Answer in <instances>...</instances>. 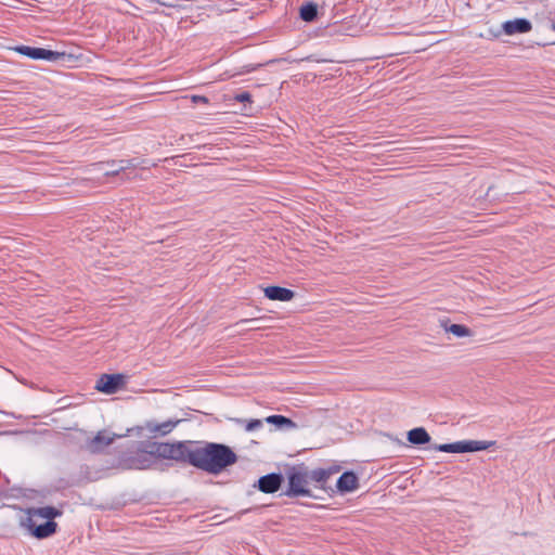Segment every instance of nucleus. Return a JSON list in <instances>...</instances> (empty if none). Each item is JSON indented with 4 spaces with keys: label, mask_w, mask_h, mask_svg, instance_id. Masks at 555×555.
<instances>
[{
    "label": "nucleus",
    "mask_w": 555,
    "mask_h": 555,
    "mask_svg": "<svg viewBox=\"0 0 555 555\" xmlns=\"http://www.w3.org/2000/svg\"><path fill=\"white\" fill-rule=\"evenodd\" d=\"M104 465L90 470L86 466L85 478L96 480L109 476L113 470L166 472L177 465H191L210 475H219L238 460L237 453H103Z\"/></svg>",
    "instance_id": "nucleus-1"
},
{
    "label": "nucleus",
    "mask_w": 555,
    "mask_h": 555,
    "mask_svg": "<svg viewBox=\"0 0 555 555\" xmlns=\"http://www.w3.org/2000/svg\"><path fill=\"white\" fill-rule=\"evenodd\" d=\"M343 470V465L333 462L325 466H310L304 462L286 463V486L279 496L291 500L310 499L324 500L326 480Z\"/></svg>",
    "instance_id": "nucleus-2"
},
{
    "label": "nucleus",
    "mask_w": 555,
    "mask_h": 555,
    "mask_svg": "<svg viewBox=\"0 0 555 555\" xmlns=\"http://www.w3.org/2000/svg\"><path fill=\"white\" fill-rule=\"evenodd\" d=\"M65 505V502H61L57 505L20 507L26 515V517H21L20 527L36 540L49 539L60 529L55 519L63 516Z\"/></svg>",
    "instance_id": "nucleus-3"
},
{
    "label": "nucleus",
    "mask_w": 555,
    "mask_h": 555,
    "mask_svg": "<svg viewBox=\"0 0 555 555\" xmlns=\"http://www.w3.org/2000/svg\"><path fill=\"white\" fill-rule=\"evenodd\" d=\"M364 474L362 465H357L353 468L343 470L340 476L336 479L335 485H330L326 480L325 495L330 499L335 496H346L357 492L361 488L360 479Z\"/></svg>",
    "instance_id": "nucleus-4"
},
{
    "label": "nucleus",
    "mask_w": 555,
    "mask_h": 555,
    "mask_svg": "<svg viewBox=\"0 0 555 555\" xmlns=\"http://www.w3.org/2000/svg\"><path fill=\"white\" fill-rule=\"evenodd\" d=\"M182 421L181 418H168L162 422L151 420L145 422L142 426L128 429L127 435L138 437L149 436L151 438L165 437L171 434Z\"/></svg>",
    "instance_id": "nucleus-5"
},
{
    "label": "nucleus",
    "mask_w": 555,
    "mask_h": 555,
    "mask_svg": "<svg viewBox=\"0 0 555 555\" xmlns=\"http://www.w3.org/2000/svg\"><path fill=\"white\" fill-rule=\"evenodd\" d=\"M286 486V463L283 465V470L270 472L261 475L256 479L251 487L253 489L264 494H275L282 492Z\"/></svg>",
    "instance_id": "nucleus-6"
},
{
    "label": "nucleus",
    "mask_w": 555,
    "mask_h": 555,
    "mask_svg": "<svg viewBox=\"0 0 555 555\" xmlns=\"http://www.w3.org/2000/svg\"><path fill=\"white\" fill-rule=\"evenodd\" d=\"M502 448L496 440H462L453 443H444L434 447L436 451H485Z\"/></svg>",
    "instance_id": "nucleus-7"
},
{
    "label": "nucleus",
    "mask_w": 555,
    "mask_h": 555,
    "mask_svg": "<svg viewBox=\"0 0 555 555\" xmlns=\"http://www.w3.org/2000/svg\"><path fill=\"white\" fill-rule=\"evenodd\" d=\"M14 50L33 60H47L51 62H56L60 60L79 61L82 59L81 55L75 56L73 54H66L64 52L51 51L43 48H31L27 46L16 47Z\"/></svg>",
    "instance_id": "nucleus-8"
},
{
    "label": "nucleus",
    "mask_w": 555,
    "mask_h": 555,
    "mask_svg": "<svg viewBox=\"0 0 555 555\" xmlns=\"http://www.w3.org/2000/svg\"><path fill=\"white\" fill-rule=\"evenodd\" d=\"M128 376L125 374H102L95 382L94 388L105 395H114L125 389Z\"/></svg>",
    "instance_id": "nucleus-9"
},
{
    "label": "nucleus",
    "mask_w": 555,
    "mask_h": 555,
    "mask_svg": "<svg viewBox=\"0 0 555 555\" xmlns=\"http://www.w3.org/2000/svg\"><path fill=\"white\" fill-rule=\"evenodd\" d=\"M532 24L527 18H515L511 21H506L502 24V30L507 36H513L516 34H527L531 31Z\"/></svg>",
    "instance_id": "nucleus-10"
},
{
    "label": "nucleus",
    "mask_w": 555,
    "mask_h": 555,
    "mask_svg": "<svg viewBox=\"0 0 555 555\" xmlns=\"http://www.w3.org/2000/svg\"><path fill=\"white\" fill-rule=\"evenodd\" d=\"M409 447H422L431 441V437L424 427H415L406 433Z\"/></svg>",
    "instance_id": "nucleus-11"
},
{
    "label": "nucleus",
    "mask_w": 555,
    "mask_h": 555,
    "mask_svg": "<svg viewBox=\"0 0 555 555\" xmlns=\"http://www.w3.org/2000/svg\"><path fill=\"white\" fill-rule=\"evenodd\" d=\"M263 294L269 300L291 301L295 297L292 289L281 286H268L263 288Z\"/></svg>",
    "instance_id": "nucleus-12"
},
{
    "label": "nucleus",
    "mask_w": 555,
    "mask_h": 555,
    "mask_svg": "<svg viewBox=\"0 0 555 555\" xmlns=\"http://www.w3.org/2000/svg\"><path fill=\"white\" fill-rule=\"evenodd\" d=\"M440 326L446 333H450L456 338H468L474 336L473 330L463 324H453L448 320L440 321Z\"/></svg>",
    "instance_id": "nucleus-13"
},
{
    "label": "nucleus",
    "mask_w": 555,
    "mask_h": 555,
    "mask_svg": "<svg viewBox=\"0 0 555 555\" xmlns=\"http://www.w3.org/2000/svg\"><path fill=\"white\" fill-rule=\"evenodd\" d=\"M264 423L272 425L275 430H294L297 424L284 415H269L263 418Z\"/></svg>",
    "instance_id": "nucleus-14"
},
{
    "label": "nucleus",
    "mask_w": 555,
    "mask_h": 555,
    "mask_svg": "<svg viewBox=\"0 0 555 555\" xmlns=\"http://www.w3.org/2000/svg\"><path fill=\"white\" fill-rule=\"evenodd\" d=\"M233 422L240 425L245 433L257 436L263 428V420L259 418H234Z\"/></svg>",
    "instance_id": "nucleus-15"
},
{
    "label": "nucleus",
    "mask_w": 555,
    "mask_h": 555,
    "mask_svg": "<svg viewBox=\"0 0 555 555\" xmlns=\"http://www.w3.org/2000/svg\"><path fill=\"white\" fill-rule=\"evenodd\" d=\"M142 498L138 494H130L127 496V494H122L120 499H116L113 501L111 505V509H119L124 507L127 504H134L141 502Z\"/></svg>",
    "instance_id": "nucleus-16"
},
{
    "label": "nucleus",
    "mask_w": 555,
    "mask_h": 555,
    "mask_svg": "<svg viewBox=\"0 0 555 555\" xmlns=\"http://www.w3.org/2000/svg\"><path fill=\"white\" fill-rule=\"evenodd\" d=\"M317 15V7L314 4H306L300 9V17L306 22H311Z\"/></svg>",
    "instance_id": "nucleus-17"
},
{
    "label": "nucleus",
    "mask_w": 555,
    "mask_h": 555,
    "mask_svg": "<svg viewBox=\"0 0 555 555\" xmlns=\"http://www.w3.org/2000/svg\"><path fill=\"white\" fill-rule=\"evenodd\" d=\"M120 436H117L108 430H104L102 433H100L95 440L96 442H99L100 444H103L104 447H107L109 446L111 443H113V441L116 439V438H119Z\"/></svg>",
    "instance_id": "nucleus-18"
},
{
    "label": "nucleus",
    "mask_w": 555,
    "mask_h": 555,
    "mask_svg": "<svg viewBox=\"0 0 555 555\" xmlns=\"http://www.w3.org/2000/svg\"><path fill=\"white\" fill-rule=\"evenodd\" d=\"M59 489L60 488H42V489H39V490H33V492L37 495V496H40L42 500H50L53 495V493H56L59 492Z\"/></svg>",
    "instance_id": "nucleus-19"
},
{
    "label": "nucleus",
    "mask_w": 555,
    "mask_h": 555,
    "mask_svg": "<svg viewBox=\"0 0 555 555\" xmlns=\"http://www.w3.org/2000/svg\"><path fill=\"white\" fill-rule=\"evenodd\" d=\"M194 442L192 441H178L170 446L171 451L178 450V451H190L194 448Z\"/></svg>",
    "instance_id": "nucleus-20"
},
{
    "label": "nucleus",
    "mask_w": 555,
    "mask_h": 555,
    "mask_svg": "<svg viewBox=\"0 0 555 555\" xmlns=\"http://www.w3.org/2000/svg\"><path fill=\"white\" fill-rule=\"evenodd\" d=\"M194 451H222V452H225V451H230L228 447L223 446V444H214V443H210V444H207L205 448H194Z\"/></svg>",
    "instance_id": "nucleus-21"
},
{
    "label": "nucleus",
    "mask_w": 555,
    "mask_h": 555,
    "mask_svg": "<svg viewBox=\"0 0 555 555\" xmlns=\"http://www.w3.org/2000/svg\"><path fill=\"white\" fill-rule=\"evenodd\" d=\"M235 99L240 102L250 101V94L248 92H243L237 94Z\"/></svg>",
    "instance_id": "nucleus-22"
},
{
    "label": "nucleus",
    "mask_w": 555,
    "mask_h": 555,
    "mask_svg": "<svg viewBox=\"0 0 555 555\" xmlns=\"http://www.w3.org/2000/svg\"><path fill=\"white\" fill-rule=\"evenodd\" d=\"M193 102H204L206 103L207 102V99L205 96H199V95H194L192 98Z\"/></svg>",
    "instance_id": "nucleus-23"
},
{
    "label": "nucleus",
    "mask_w": 555,
    "mask_h": 555,
    "mask_svg": "<svg viewBox=\"0 0 555 555\" xmlns=\"http://www.w3.org/2000/svg\"><path fill=\"white\" fill-rule=\"evenodd\" d=\"M257 319H244V320H241L240 322L236 323V325H243V324H246V323H251V322H256Z\"/></svg>",
    "instance_id": "nucleus-24"
},
{
    "label": "nucleus",
    "mask_w": 555,
    "mask_h": 555,
    "mask_svg": "<svg viewBox=\"0 0 555 555\" xmlns=\"http://www.w3.org/2000/svg\"><path fill=\"white\" fill-rule=\"evenodd\" d=\"M388 438L391 440V441H395L397 443L398 447H401L403 446L402 441L398 438H395V437H391V436H388Z\"/></svg>",
    "instance_id": "nucleus-25"
},
{
    "label": "nucleus",
    "mask_w": 555,
    "mask_h": 555,
    "mask_svg": "<svg viewBox=\"0 0 555 555\" xmlns=\"http://www.w3.org/2000/svg\"><path fill=\"white\" fill-rule=\"evenodd\" d=\"M299 505L304 506V507H313L314 506L313 504L308 503V502H299Z\"/></svg>",
    "instance_id": "nucleus-26"
},
{
    "label": "nucleus",
    "mask_w": 555,
    "mask_h": 555,
    "mask_svg": "<svg viewBox=\"0 0 555 555\" xmlns=\"http://www.w3.org/2000/svg\"><path fill=\"white\" fill-rule=\"evenodd\" d=\"M124 162L120 163V166L115 169L113 172H118L119 170H124L126 168V166L122 165Z\"/></svg>",
    "instance_id": "nucleus-27"
},
{
    "label": "nucleus",
    "mask_w": 555,
    "mask_h": 555,
    "mask_svg": "<svg viewBox=\"0 0 555 555\" xmlns=\"http://www.w3.org/2000/svg\"><path fill=\"white\" fill-rule=\"evenodd\" d=\"M299 453L297 452H294V453H288V456L292 457V456H295V455H298Z\"/></svg>",
    "instance_id": "nucleus-28"
},
{
    "label": "nucleus",
    "mask_w": 555,
    "mask_h": 555,
    "mask_svg": "<svg viewBox=\"0 0 555 555\" xmlns=\"http://www.w3.org/2000/svg\"><path fill=\"white\" fill-rule=\"evenodd\" d=\"M328 446L327 444H322V446H319L318 448H327Z\"/></svg>",
    "instance_id": "nucleus-29"
},
{
    "label": "nucleus",
    "mask_w": 555,
    "mask_h": 555,
    "mask_svg": "<svg viewBox=\"0 0 555 555\" xmlns=\"http://www.w3.org/2000/svg\"><path fill=\"white\" fill-rule=\"evenodd\" d=\"M553 28L555 29V26Z\"/></svg>",
    "instance_id": "nucleus-30"
}]
</instances>
